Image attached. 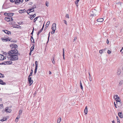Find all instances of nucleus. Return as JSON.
I'll return each instance as SVG.
<instances>
[{
	"label": "nucleus",
	"mask_w": 123,
	"mask_h": 123,
	"mask_svg": "<svg viewBox=\"0 0 123 123\" xmlns=\"http://www.w3.org/2000/svg\"><path fill=\"white\" fill-rule=\"evenodd\" d=\"M10 47L13 49L8 52L9 55L7 58L11 61H16L18 59V52L15 48L17 47V45L15 44H12L10 45Z\"/></svg>",
	"instance_id": "1"
},
{
	"label": "nucleus",
	"mask_w": 123,
	"mask_h": 123,
	"mask_svg": "<svg viewBox=\"0 0 123 123\" xmlns=\"http://www.w3.org/2000/svg\"><path fill=\"white\" fill-rule=\"evenodd\" d=\"M114 103L115 107L116 108H117V107H120L122 105V103L121 101L116 102V104L115 103V102H114Z\"/></svg>",
	"instance_id": "2"
},
{
	"label": "nucleus",
	"mask_w": 123,
	"mask_h": 123,
	"mask_svg": "<svg viewBox=\"0 0 123 123\" xmlns=\"http://www.w3.org/2000/svg\"><path fill=\"white\" fill-rule=\"evenodd\" d=\"M5 19V20L7 22L13 20V19H12V18L10 16H8L6 17Z\"/></svg>",
	"instance_id": "3"
},
{
	"label": "nucleus",
	"mask_w": 123,
	"mask_h": 123,
	"mask_svg": "<svg viewBox=\"0 0 123 123\" xmlns=\"http://www.w3.org/2000/svg\"><path fill=\"white\" fill-rule=\"evenodd\" d=\"M11 38H9V37H5L4 38H2V40L3 41L7 42L8 41H10L11 40Z\"/></svg>",
	"instance_id": "4"
},
{
	"label": "nucleus",
	"mask_w": 123,
	"mask_h": 123,
	"mask_svg": "<svg viewBox=\"0 0 123 123\" xmlns=\"http://www.w3.org/2000/svg\"><path fill=\"white\" fill-rule=\"evenodd\" d=\"M114 98H115L116 102L121 101V100L119 97L117 95H115L114 96Z\"/></svg>",
	"instance_id": "5"
},
{
	"label": "nucleus",
	"mask_w": 123,
	"mask_h": 123,
	"mask_svg": "<svg viewBox=\"0 0 123 123\" xmlns=\"http://www.w3.org/2000/svg\"><path fill=\"white\" fill-rule=\"evenodd\" d=\"M28 81H29V85L31 86L33 83V80H31V78L30 77H28Z\"/></svg>",
	"instance_id": "6"
},
{
	"label": "nucleus",
	"mask_w": 123,
	"mask_h": 123,
	"mask_svg": "<svg viewBox=\"0 0 123 123\" xmlns=\"http://www.w3.org/2000/svg\"><path fill=\"white\" fill-rule=\"evenodd\" d=\"M6 57V56H4L3 55L0 54V60H3L4 59H5Z\"/></svg>",
	"instance_id": "7"
},
{
	"label": "nucleus",
	"mask_w": 123,
	"mask_h": 123,
	"mask_svg": "<svg viewBox=\"0 0 123 123\" xmlns=\"http://www.w3.org/2000/svg\"><path fill=\"white\" fill-rule=\"evenodd\" d=\"M51 29L52 30L55 31L56 29V24L55 23L53 24L52 26Z\"/></svg>",
	"instance_id": "8"
},
{
	"label": "nucleus",
	"mask_w": 123,
	"mask_h": 123,
	"mask_svg": "<svg viewBox=\"0 0 123 123\" xmlns=\"http://www.w3.org/2000/svg\"><path fill=\"white\" fill-rule=\"evenodd\" d=\"M11 110L9 107H6L5 108V111L7 112L10 113L11 112Z\"/></svg>",
	"instance_id": "9"
},
{
	"label": "nucleus",
	"mask_w": 123,
	"mask_h": 123,
	"mask_svg": "<svg viewBox=\"0 0 123 123\" xmlns=\"http://www.w3.org/2000/svg\"><path fill=\"white\" fill-rule=\"evenodd\" d=\"M35 64L36 67L35 68V71H34L35 74H36V73L37 70V68L38 64H37V61H35Z\"/></svg>",
	"instance_id": "10"
},
{
	"label": "nucleus",
	"mask_w": 123,
	"mask_h": 123,
	"mask_svg": "<svg viewBox=\"0 0 123 123\" xmlns=\"http://www.w3.org/2000/svg\"><path fill=\"white\" fill-rule=\"evenodd\" d=\"M23 0H19L17 1H16L15 4L17 5H18L19 4H21L22 3Z\"/></svg>",
	"instance_id": "11"
},
{
	"label": "nucleus",
	"mask_w": 123,
	"mask_h": 123,
	"mask_svg": "<svg viewBox=\"0 0 123 123\" xmlns=\"http://www.w3.org/2000/svg\"><path fill=\"white\" fill-rule=\"evenodd\" d=\"M92 12L93 14V15L95 16H96L97 15L98 13V11L95 9L92 11Z\"/></svg>",
	"instance_id": "12"
},
{
	"label": "nucleus",
	"mask_w": 123,
	"mask_h": 123,
	"mask_svg": "<svg viewBox=\"0 0 123 123\" xmlns=\"http://www.w3.org/2000/svg\"><path fill=\"white\" fill-rule=\"evenodd\" d=\"M18 12L19 13H25L26 12V11L25 9H24L23 10H19L18 11Z\"/></svg>",
	"instance_id": "13"
},
{
	"label": "nucleus",
	"mask_w": 123,
	"mask_h": 123,
	"mask_svg": "<svg viewBox=\"0 0 123 123\" xmlns=\"http://www.w3.org/2000/svg\"><path fill=\"white\" fill-rule=\"evenodd\" d=\"M104 21V19L103 18H100L98 19L97 20V21L98 22H102Z\"/></svg>",
	"instance_id": "14"
},
{
	"label": "nucleus",
	"mask_w": 123,
	"mask_h": 123,
	"mask_svg": "<svg viewBox=\"0 0 123 123\" xmlns=\"http://www.w3.org/2000/svg\"><path fill=\"white\" fill-rule=\"evenodd\" d=\"M0 84L2 85H5L6 83L5 82H4L2 80L0 79Z\"/></svg>",
	"instance_id": "15"
},
{
	"label": "nucleus",
	"mask_w": 123,
	"mask_h": 123,
	"mask_svg": "<svg viewBox=\"0 0 123 123\" xmlns=\"http://www.w3.org/2000/svg\"><path fill=\"white\" fill-rule=\"evenodd\" d=\"M84 112L85 115H86L87 114V107H86L85 108L84 111Z\"/></svg>",
	"instance_id": "16"
},
{
	"label": "nucleus",
	"mask_w": 123,
	"mask_h": 123,
	"mask_svg": "<svg viewBox=\"0 0 123 123\" xmlns=\"http://www.w3.org/2000/svg\"><path fill=\"white\" fill-rule=\"evenodd\" d=\"M118 115L121 118H123L122 114L121 112H119L118 113Z\"/></svg>",
	"instance_id": "17"
},
{
	"label": "nucleus",
	"mask_w": 123,
	"mask_h": 123,
	"mask_svg": "<svg viewBox=\"0 0 123 123\" xmlns=\"http://www.w3.org/2000/svg\"><path fill=\"white\" fill-rule=\"evenodd\" d=\"M4 31L5 33L6 34L9 35L10 34H11V33L10 31H8L7 30H4V31Z\"/></svg>",
	"instance_id": "18"
},
{
	"label": "nucleus",
	"mask_w": 123,
	"mask_h": 123,
	"mask_svg": "<svg viewBox=\"0 0 123 123\" xmlns=\"http://www.w3.org/2000/svg\"><path fill=\"white\" fill-rule=\"evenodd\" d=\"M28 10L29 11V13H30L31 12H32L34 11V8H32L31 9H29Z\"/></svg>",
	"instance_id": "19"
},
{
	"label": "nucleus",
	"mask_w": 123,
	"mask_h": 123,
	"mask_svg": "<svg viewBox=\"0 0 123 123\" xmlns=\"http://www.w3.org/2000/svg\"><path fill=\"white\" fill-rule=\"evenodd\" d=\"M61 117H60L57 120V123H59L61 121Z\"/></svg>",
	"instance_id": "20"
},
{
	"label": "nucleus",
	"mask_w": 123,
	"mask_h": 123,
	"mask_svg": "<svg viewBox=\"0 0 123 123\" xmlns=\"http://www.w3.org/2000/svg\"><path fill=\"white\" fill-rule=\"evenodd\" d=\"M7 64L9 65L11 64L12 63V62L10 61H7L5 62Z\"/></svg>",
	"instance_id": "21"
},
{
	"label": "nucleus",
	"mask_w": 123,
	"mask_h": 123,
	"mask_svg": "<svg viewBox=\"0 0 123 123\" xmlns=\"http://www.w3.org/2000/svg\"><path fill=\"white\" fill-rule=\"evenodd\" d=\"M39 17H37L35 18L34 19L33 22L34 23H36V21L37 20L38 18Z\"/></svg>",
	"instance_id": "22"
},
{
	"label": "nucleus",
	"mask_w": 123,
	"mask_h": 123,
	"mask_svg": "<svg viewBox=\"0 0 123 123\" xmlns=\"http://www.w3.org/2000/svg\"><path fill=\"white\" fill-rule=\"evenodd\" d=\"M43 27H44V25L43 26L42 28L38 32V35L43 30Z\"/></svg>",
	"instance_id": "23"
},
{
	"label": "nucleus",
	"mask_w": 123,
	"mask_h": 123,
	"mask_svg": "<svg viewBox=\"0 0 123 123\" xmlns=\"http://www.w3.org/2000/svg\"><path fill=\"white\" fill-rule=\"evenodd\" d=\"M34 45H33V46L31 47L30 49V51L31 52H32L34 50Z\"/></svg>",
	"instance_id": "24"
},
{
	"label": "nucleus",
	"mask_w": 123,
	"mask_h": 123,
	"mask_svg": "<svg viewBox=\"0 0 123 123\" xmlns=\"http://www.w3.org/2000/svg\"><path fill=\"white\" fill-rule=\"evenodd\" d=\"M79 0H76L75 1V4L77 7H78V2L79 1Z\"/></svg>",
	"instance_id": "25"
},
{
	"label": "nucleus",
	"mask_w": 123,
	"mask_h": 123,
	"mask_svg": "<svg viewBox=\"0 0 123 123\" xmlns=\"http://www.w3.org/2000/svg\"><path fill=\"white\" fill-rule=\"evenodd\" d=\"M6 119H7L6 117H3V118L0 120V121H6Z\"/></svg>",
	"instance_id": "26"
},
{
	"label": "nucleus",
	"mask_w": 123,
	"mask_h": 123,
	"mask_svg": "<svg viewBox=\"0 0 123 123\" xmlns=\"http://www.w3.org/2000/svg\"><path fill=\"white\" fill-rule=\"evenodd\" d=\"M105 49L100 50L99 51V53L100 54H102L103 52V51H105Z\"/></svg>",
	"instance_id": "27"
},
{
	"label": "nucleus",
	"mask_w": 123,
	"mask_h": 123,
	"mask_svg": "<svg viewBox=\"0 0 123 123\" xmlns=\"http://www.w3.org/2000/svg\"><path fill=\"white\" fill-rule=\"evenodd\" d=\"M20 118V117H17L15 119V121L16 122H17L18 121V119Z\"/></svg>",
	"instance_id": "28"
},
{
	"label": "nucleus",
	"mask_w": 123,
	"mask_h": 123,
	"mask_svg": "<svg viewBox=\"0 0 123 123\" xmlns=\"http://www.w3.org/2000/svg\"><path fill=\"white\" fill-rule=\"evenodd\" d=\"M4 77V75L0 73V78Z\"/></svg>",
	"instance_id": "29"
},
{
	"label": "nucleus",
	"mask_w": 123,
	"mask_h": 123,
	"mask_svg": "<svg viewBox=\"0 0 123 123\" xmlns=\"http://www.w3.org/2000/svg\"><path fill=\"white\" fill-rule=\"evenodd\" d=\"M80 88H81V89L82 90H83V86H82V83H81V81H80Z\"/></svg>",
	"instance_id": "30"
},
{
	"label": "nucleus",
	"mask_w": 123,
	"mask_h": 123,
	"mask_svg": "<svg viewBox=\"0 0 123 123\" xmlns=\"http://www.w3.org/2000/svg\"><path fill=\"white\" fill-rule=\"evenodd\" d=\"M123 80L120 81V82L119 83V86H121L123 84Z\"/></svg>",
	"instance_id": "31"
},
{
	"label": "nucleus",
	"mask_w": 123,
	"mask_h": 123,
	"mask_svg": "<svg viewBox=\"0 0 123 123\" xmlns=\"http://www.w3.org/2000/svg\"><path fill=\"white\" fill-rule=\"evenodd\" d=\"M13 27L15 28H21V27L19 25H18L17 26H14Z\"/></svg>",
	"instance_id": "32"
},
{
	"label": "nucleus",
	"mask_w": 123,
	"mask_h": 123,
	"mask_svg": "<svg viewBox=\"0 0 123 123\" xmlns=\"http://www.w3.org/2000/svg\"><path fill=\"white\" fill-rule=\"evenodd\" d=\"M31 41L32 42H34V40L33 38V37L32 36H31Z\"/></svg>",
	"instance_id": "33"
},
{
	"label": "nucleus",
	"mask_w": 123,
	"mask_h": 123,
	"mask_svg": "<svg viewBox=\"0 0 123 123\" xmlns=\"http://www.w3.org/2000/svg\"><path fill=\"white\" fill-rule=\"evenodd\" d=\"M121 73V71L120 69H118L117 71V73L119 75Z\"/></svg>",
	"instance_id": "34"
},
{
	"label": "nucleus",
	"mask_w": 123,
	"mask_h": 123,
	"mask_svg": "<svg viewBox=\"0 0 123 123\" xmlns=\"http://www.w3.org/2000/svg\"><path fill=\"white\" fill-rule=\"evenodd\" d=\"M3 108V106L2 104L0 105V109Z\"/></svg>",
	"instance_id": "35"
},
{
	"label": "nucleus",
	"mask_w": 123,
	"mask_h": 123,
	"mask_svg": "<svg viewBox=\"0 0 123 123\" xmlns=\"http://www.w3.org/2000/svg\"><path fill=\"white\" fill-rule=\"evenodd\" d=\"M29 18H30L31 20L33 18H32V17H32V15H30V16L29 17Z\"/></svg>",
	"instance_id": "36"
},
{
	"label": "nucleus",
	"mask_w": 123,
	"mask_h": 123,
	"mask_svg": "<svg viewBox=\"0 0 123 123\" xmlns=\"http://www.w3.org/2000/svg\"><path fill=\"white\" fill-rule=\"evenodd\" d=\"M49 3L47 1H46V4H46V5L47 6H49Z\"/></svg>",
	"instance_id": "37"
},
{
	"label": "nucleus",
	"mask_w": 123,
	"mask_h": 123,
	"mask_svg": "<svg viewBox=\"0 0 123 123\" xmlns=\"http://www.w3.org/2000/svg\"><path fill=\"white\" fill-rule=\"evenodd\" d=\"M10 1L11 2H15L16 1H17L18 0H10Z\"/></svg>",
	"instance_id": "38"
},
{
	"label": "nucleus",
	"mask_w": 123,
	"mask_h": 123,
	"mask_svg": "<svg viewBox=\"0 0 123 123\" xmlns=\"http://www.w3.org/2000/svg\"><path fill=\"white\" fill-rule=\"evenodd\" d=\"M22 110H20L19 112V114L20 115L21 114L22 112Z\"/></svg>",
	"instance_id": "39"
},
{
	"label": "nucleus",
	"mask_w": 123,
	"mask_h": 123,
	"mask_svg": "<svg viewBox=\"0 0 123 123\" xmlns=\"http://www.w3.org/2000/svg\"><path fill=\"white\" fill-rule=\"evenodd\" d=\"M52 62L53 64H55V62L54 61V58L53 59V60H52Z\"/></svg>",
	"instance_id": "40"
},
{
	"label": "nucleus",
	"mask_w": 123,
	"mask_h": 123,
	"mask_svg": "<svg viewBox=\"0 0 123 123\" xmlns=\"http://www.w3.org/2000/svg\"><path fill=\"white\" fill-rule=\"evenodd\" d=\"M32 72H33V71H32V70L31 71V73H30V74L28 77H30V76H31L32 75Z\"/></svg>",
	"instance_id": "41"
},
{
	"label": "nucleus",
	"mask_w": 123,
	"mask_h": 123,
	"mask_svg": "<svg viewBox=\"0 0 123 123\" xmlns=\"http://www.w3.org/2000/svg\"><path fill=\"white\" fill-rule=\"evenodd\" d=\"M66 18H69V15H68V14H66Z\"/></svg>",
	"instance_id": "42"
},
{
	"label": "nucleus",
	"mask_w": 123,
	"mask_h": 123,
	"mask_svg": "<svg viewBox=\"0 0 123 123\" xmlns=\"http://www.w3.org/2000/svg\"><path fill=\"white\" fill-rule=\"evenodd\" d=\"M12 13H7V15H12Z\"/></svg>",
	"instance_id": "43"
},
{
	"label": "nucleus",
	"mask_w": 123,
	"mask_h": 123,
	"mask_svg": "<svg viewBox=\"0 0 123 123\" xmlns=\"http://www.w3.org/2000/svg\"><path fill=\"white\" fill-rule=\"evenodd\" d=\"M64 23V24H66V25H67V21L66 20H63Z\"/></svg>",
	"instance_id": "44"
},
{
	"label": "nucleus",
	"mask_w": 123,
	"mask_h": 123,
	"mask_svg": "<svg viewBox=\"0 0 123 123\" xmlns=\"http://www.w3.org/2000/svg\"><path fill=\"white\" fill-rule=\"evenodd\" d=\"M55 31H54V30H52V31H51V33L52 34H54L55 33Z\"/></svg>",
	"instance_id": "45"
},
{
	"label": "nucleus",
	"mask_w": 123,
	"mask_h": 123,
	"mask_svg": "<svg viewBox=\"0 0 123 123\" xmlns=\"http://www.w3.org/2000/svg\"><path fill=\"white\" fill-rule=\"evenodd\" d=\"M117 122H118L120 121V120L119 118L118 117H117Z\"/></svg>",
	"instance_id": "46"
},
{
	"label": "nucleus",
	"mask_w": 123,
	"mask_h": 123,
	"mask_svg": "<svg viewBox=\"0 0 123 123\" xmlns=\"http://www.w3.org/2000/svg\"><path fill=\"white\" fill-rule=\"evenodd\" d=\"M111 51L110 50H108V51L107 53L109 54H111Z\"/></svg>",
	"instance_id": "47"
},
{
	"label": "nucleus",
	"mask_w": 123,
	"mask_h": 123,
	"mask_svg": "<svg viewBox=\"0 0 123 123\" xmlns=\"http://www.w3.org/2000/svg\"><path fill=\"white\" fill-rule=\"evenodd\" d=\"M77 39V37H74V40L73 41L74 42V41H75Z\"/></svg>",
	"instance_id": "48"
},
{
	"label": "nucleus",
	"mask_w": 123,
	"mask_h": 123,
	"mask_svg": "<svg viewBox=\"0 0 123 123\" xmlns=\"http://www.w3.org/2000/svg\"><path fill=\"white\" fill-rule=\"evenodd\" d=\"M50 22L49 21H48L47 22V23H46V24H47V25H49L50 24Z\"/></svg>",
	"instance_id": "49"
},
{
	"label": "nucleus",
	"mask_w": 123,
	"mask_h": 123,
	"mask_svg": "<svg viewBox=\"0 0 123 123\" xmlns=\"http://www.w3.org/2000/svg\"><path fill=\"white\" fill-rule=\"evenodd\" d=\"M32 15V17H33V18H34L36 16V15L35 14H34V15Z\"/></svg>",
	"instance_id": "50"
},
{
	"label": "nucleus",
	"mask_w": 123,
	"mask_h": 123,
	"mask_svg": "<svg viewBox=\"0 0 123 123\" xmlns=\"http://www.w3.org/2000/svg\"><path fill=\"white\" fill-rule=\"evenodd\" d=\"M109 43V40H108V39H107V44H108Z\"/></svg>",
	"instance_id": "51"
},
{
	"label": "nucleus",
	"mask_w": 123,
	"mask_h": 123,
	"mask_svg": "<svg viewBox=\"0 0 123 123\" xmlns=\"http://www.w3.org/2000/svg\"><path fill=\"white\" fill-rule=\"evenodd\" d=\"M64 49H63V55H64Z\"/></svg>",
	"instance_id": "52"
},
{
	"label": "nucleus",
	"mask_w": 123,
	"mask_h": 123,
	"mask_svg": "<svg viewBox=\"0 0 123 123\" xmlns=\"http://www.w3.org/2000/svg\"><path fill=\"white\" fill-rule=\"evenodd\" d=\"M88 74H89V78L91 77L90 73V72H89L88 73Z\"/></svg>",
	"instance_id": "53"
},
{
	"label": "nucleus",
	"mask_w": 123,
	"mask_h": 123,
	"mask_svg": "<svg viewBox=\"0 0 123 123\" xmlns=\"http://www.w3.org/2000/svg\"><path fill=\"white\" fill-rule=\"evenodd\" d=\"M29 10H27V11H26V12H27V13H28V14H29L30 13H29Z\"/></svg>",
	"instance_id": "54"
},
{
	"label": "nucleus",
	"mask_w": 123,
	"mask_h": 123,
	"mask_svg": "<svg viewBox=\"0 0 123 123\" xmlns=\"http://www.w3.org/2000/svg\"><path fill=\"white\" fill-rule=\"evenodd\" d=\"M94 16V15H93V13L91 14L90 15V16H91V17L93 16Z\"/></svg>",
	"instance_id": "55"
},
{
	"label": "nucleus",
	"mask_w": 123,
	"mask_h": 123,
	"mask_svg": "<svg viewBox=\"0 0 123 123\" xmlns=\"http://www.w3.org/2000/svg\"><path fill=\"white\" fill-rule=\"evenodd\" d=\"M49 26V25H47V24H46V26L47 27Z\"/></svg>",
	"instance_id": "56"
},
{
	"label": "nucleus",
	"mask_w": 123,
	"mask_h": 123,
	"mask_svg": "<svg viewBox=\"0 0 123 123\" xmlns=\"http://www.w3.org/2000/svg\"><path fill=\"white\" fill-rule=\"evenodd\" d=\"M63 58L64 59H65V58H64V55H63Z\"/></svg>",
	"instance_id": "57"
},
{
	"label": "nucleus",
	"mask_w": 123,
	"mask_h": 123,
	"mask_svg": "<svg viewBox=\"0 0 123 123\" xmlns=\"http://www.w3.org/2000/svg\"><path fill=\"white\" fill-rule=\"evenodd\" d=\"M49 74H51V72L50 71H49Z\"/></svg>",
	"instance_id": "58"
},
{
	"label": "nucleus",
	"mask_w": 123,
	"mask_h": 123,
	"mask_svg": "<svg viewBox=\"0 0 123 123\" xmlns=\"http://www.w3.org/2000/svg\"><path fill=\"white\" fill-rule=\"evenodd\" d=\"M4 14L5 15H7V13H5Z\"/></svg>",
	"instance_id": "59"
},
{
	"label": "nucleus",
	"mask_w": 123,
	"mask_h": 123,
	"mask_svg": "<svg viewBox=\"0 0 123 123\" xmlns=\"http://www.w3.org/2000/svg\"><path fill=\"white\" fill-rule=\"evenodd\" d=\"M31 52H31V51H30V53H29V55H31Z\"/></svg>",
	"instance_id": "60"
},
{
	"label": "nucleus",
	"mask_w": 123,
	"mask_h": 123,
	"mask_svg": "<svg viewBox=\"0 0 123 123\" xmlns=\"http://www.w3.org/2000/svg\"><path fill=\"white\" fill-rule=\"evenodd\" d=\"M33 30H34V29H33V30L32 32L31 33V34H32L33 33Z\"/></svg>",
	"instance_id": "61"
},
{
	"label": "nucleus",
	"mask_w": 123,
	"mask_h": 123,
	"mask_svg": "<svg viewBox=\"0 0 123 123\" xmlns=\"http://www.w3.org/2000/svg\"><path fill=\"white\" fill-rule=\"evenodd\" d=\"M123 49V47L122 49L121 50H120V52H121V51H122V49Z\"/></svg>",
	"instance_id": "62"
},
{
	"label": "nucleus",
	"mask_w": 123,
	"mask_h": 123,
	"mask_svg": "<svg viewBox=\"0 0 123 123\" xmlns=\"http://www.w3.org/2000/svg\"><path fill=\"white\" fill-rule=\"evenodd\" d=\"M112 123H115V122L114 121H112Z\"/></svg>",
	"instance_id": "63"
},
{
	"label": "nucleus",
	"mask_w": 123,
	"mask_h": 123,
	"mask_svg": "<svg viewBox=\"0 0 123 123\" xmlns=\"http://www.w3.org/2000/svg\"><path fill=\"white\" fill-rule=\"evenodd\" d=\"M117 123H120V121L118 122H117Z\"/></svg>",
	"instance_id": "64"
}]
</instances>
